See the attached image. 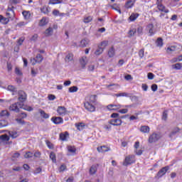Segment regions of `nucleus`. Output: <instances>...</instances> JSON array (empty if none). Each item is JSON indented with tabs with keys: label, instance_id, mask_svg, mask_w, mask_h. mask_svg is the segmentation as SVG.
<instances>
[{
	"label": "nucleus",
	"instance_id": "680f3d73",
	"mask_svg": "<svg viewBox=\"0 0 182 182\" xmlns=\"http://www.w3.org/2000/svg\"><path fill=\"white\" fill-rule=\"evenodd\" d=\"M104 129H106V130H112V124H105L104 125Z\"/></svg>",
	"mask_w": 182,
	"mask_h": 182
},
{
	"label": "nucleus",
	"instance_id": "09e8293b",
	"mask_svg": "<svg viewBox=\"0 0 182 182\" xmlns=\"http://www.w3.org/2000/svg\"><path fill=\"white\" fill-rule=\"evenodd\" d=\"M21 154L18 152L14 153L12 156V160L16 161L18 158H19Z\"/></svg>",
	"mask_w": 182,
	"mask_h": 182
},
{
	"label": "nucleus",
	"instance_id": "a19ab883",
	"mask_svg": "<svg viewBox=\"0 0 182 182\" xmlns=\"http://www.w3.org/2000/svg\"><path fill=\"white\" fill-rule=\"evenodd\" d=\"M138 16H139L138 14H132L130 16L129 19H130V21H136V19H137Z\"/></svg>",
	"mask_w": 182,
	"mask_h": 182
},
{
	"label": "nucleus",
	"instance_id": "052dcab7",
	"mask_svg": "<svg viewBox=\"0 0 182 182\" xmlns=\"http://www.w3.org/2000/svg\"><path fill=\"white\" fill-rule=\"evenodd\" d=\"M127 112H129V109H119L118 113H121L122 114H125V113H127Z\"/></svg>",
	"mask_w": 182,
	"mask_h": 182
},
{
	"label": "nucleus",
	"instance_id": "338daca9",
	"mask_svg": "<svg viewBox=\"0 0 182 182\" xmlns=\"http://www.w3.org/2000/svg\"><path fill=\"white\" fill-rule=\"evenodd\" d=\"M137 33H138V35H142L143 34V28L142 27H139L137 28Z\"/></svg>",
	"mask_w": 182,
	"mask_h": 182
},
{
	"label": "nucleus",
	"instance_id": "9b49d317",
	"mask_svg": "<svg viewBox=\"0 0 182 182\" xmlns=\"http://www.w3.org/2000/svg\"><path fill=\"white\" fill-rule=\"evenodd\" d=\"M69 139V132H65L64 133L60 134V140L63 141H67Z\"/></svg>",
	"mask_w": 182,
	"mask_h": 182
},
{
	"label": "nucleus",
	"instance_id": "e2e57ef3",
	"mask_svg": "<svg viewBox=\"0 0 182 182\" xmlns=\"http://www.w3.org/2000/svg\"><path fill=\"white\" fill-rule=\"evenodd\" d=\"M148 79H149V80H153V79H154V74H153L151 73H148Z\"/></svg>",
	"mask_w": 182,
	"mask_h": 182
},
{
	"label": "nucleus",
	"instance_id": "79ce46f5",
	"mask_svg": "<svg viewBox=\"0 0 182 182\" xmlns=\"http://www.w3.org/2000/svg\"><path fill=\"white\" fill-rule=\"evenodd\" d=\"M7 90H9V92H16V87L14 85H9L7 87Z\"/></svg>",
	"mask_w": 182,
	"mask_h": 182
},
{
	"label": "nucleus",
	"instance_id": "4c0bfd02",
	"mask_svg": "<svg viewBox=\"0 0 182 182\" xmlns=\"http://www.w3.org/2000/svg\"><path fill=\"white\" fill-rule=\"evenodd\" d=\"M50 5H55L56 4H62V0H50L49 3Z\"/></svg>",
	"mask_w": 182,
	"mask_h": 182
},
{
	"label": "nucleus",
	"instance_id": "de8ad7c7",
	"mask_svg": "<svg viewBox=\"0 0 182 182\" xmlns=\"http://www.w3.org/2000/svg\"><path fill=\"white\" fill-rule=\"evenodd\" d=\"M181 129L179 127H176L172 132H171V136L176 135L178 132H180Z\"/></svg>",
	"mask_w": 182,
	"mask_h": 182
},
{
	"label": "nucleus",
	"instance_id": "6e6552de",
	"mask_svg": "<svg viewBox=\"0 0 182 182\" xmlns=\"http://www.w3.org/2000/svg\"><path fill=\"white\" fill-rule=\"evenodd\" d=\"M18 100L19 102H21V103H23L26 102V99L28 97L26 92L22 90H20L18 91Z\"/></svg>",
	"mask_w": 182,
	"mask_h": 182
},
{
	"label": "nucleus",
	"instance_id": "864d4df0",
	"mask_svg": "<svg viewBox=\"0 0 182 182\" xmlns=\"http://www.w3.org/2000/svg\"><path fill=\"white\" fill-rule=\"evenodd\" d=\"M174 46V51L176 53H178V52H180V50H181V46Z\"/></svg>",
	"mask_w": 182,
	"mask_h": 182
},
{
	"label": "nucleus",
	"instance_id": "e433bc0d",
	"mask_svg": "<svg viewBox=\"0 0 182 182\" xmlns=\"http://www.w3.org/2000/svg\"><path fill=\"white\" fill-rule=\"evenodd\" d=\"M50 158L53 163H56V155L54 152L50 154Z\"/></svg>",
	"mask_w": 182,
	"mask_h": 182
},
{
	"label": "nucleus",
	"instance_id": "69168bd1",
	"mask_svg": "<svg viewBox=\"0 0 182 182\" xmlns=\"http://www.w3.org/2000/svg\"><path fill=\"white\" fill-rule=\"evenodd\" d=\"M88 70L89 72H93L95 70V65H90L88 66Z\"/></svg>",
	"mask_w": 182,
	"mask_h": 182
},
{
	"label": "nucleus",
	"instance_id": "ddd939ff",
	"mask_svg": "<svg viewBox=\"0 0 182 182\" xmlns=\"http://www.w3.org/2000/svg\"><path fill=\"white\" fill-rule=\"evenodd\" d=\"M57 112L58 114H66V113H69L65 107L60 106L57 109Z\"/></svg>",
	"mask_w": 182,
	"mask_h": 182
},
{
	"label": "nucleus",
	"instance_id": "bb28decb",
	"mask_svg": "<svg viewBox=\"0 0 182 182\" xmlns=\"http://www.w3.org/2000/svg\"><path fill=\"white\" fill-rule=\"evenodd\" d=\"M73 60V54L68 53L65 57V62H72Z\"/></svg>",
	"mask_w": 182,
	"mask_h": 182
},
{
	"label": "nucleus",
	"instance_id": "a211bd4d",
	"mask_svg": "<svg viewBox=\"0 0 182 182\" xmlns=\"http://www.w3.org/2000/svg\"><path fill=\"white\" fill-rule=\"evenodd\" d=\"M97 172V166H96L95 165H92L90 168V174L91 176H93V175L96 174Z\"/></svg>",
	"mask_w": 182,
	"mask_h": 182
},
{
	"label": "nucleus",
	"instance_id": "2eb2a0df",
	"mask_svg": "<svg viewBox=\"0 0 182 182\" xmlns=\"http://www.w3.org/2000/svg\"><path fill=\"white\" fill-rule=\"evenodd\" d=\"M51 120L53 123H55V124L63 123V119H62L60 117H52Z\"/></svg>",
	"mask_w": 182,
	"mask_h": 182
},
{
	"label": "nucleus",
	"instance_id": "3c124183",
	"mask_svg": "<svg viewBox=\"0 0 182 182\" xmlns=\"http://www.w3.org/2000/svg\"><path fill=\"white\" fill-rule=\"evenodd\" d=\"M107 45H109V41H104L101 43V45L100 46L101 48H106V46H107Z\"/></svg>",
	"mask_w": 182,
	"mask_h": 182
},
{
	"label": "nucleus",
	"instance_id": "20e7f679",
	"mask_svg": "<svg viewBox=\"0 0 182 182\" xmlns=\"http://www.w3.org/2000/svg\"><path fill=\"white\" fill-rule=\"evenodd\" d=\"M136 161V156L134 154H129L125 157L124 162H122V166H132V164H135Z\"/></svg>",
	"mask_w": 182,
	"mask_h": 182
},
{
	"label": "nucleus",
	"instance_id": "2f4dec72",
	"mask_svg": "<svg viewBox=\"0 0 182 182\" xmlns=\"http://www.w3.org/2000/svg\"><path fill=\"white\" fill-rule=\"evenodd\" d=\"M23 16L25 19H29L31 18V12L24 11L22 12Z\"/></svg>",
	"mask_w": 182,
	"mask_h": 182
},
{
	"label": "nucleus",
	"instance_id": "cd10ccee",
	"mask_svg": "<svg viewBox=\"0 0 182 182\" xmlns=\"http://www.w3.org/2000/svg\"><path fill=\"white\" fill-rule=\"evenodd\" d=\"M67 149L69 153L75 154L76 149L74 146H68Z\"/></svg>",
	"mask_w": 182,
	"mask_h": 182
},
{
	"label": "nucleus",
	"instance_id": "bf43d9fd",
	"mask_svg": "<svg viewBox=\"0 0 182 182\" xmlns=\"http://www.w3.org/2000/svg\"><path fill=\"white\" fill-rule=\"evenodd\" d=\"M41 171H42L41 168H40V167L36 168V171H34V172H33V174L34 175L40 174Z\"/></svg>",
	"mask_w": 182,
	"mask_h": 182
},
{
	"label": "nucleus",
	"instance_id": "39448f33",
	"mask_svg": "<svg viewBox=\"0 0 182 182\" xmlns=\"http://www.w3.org/2000/svg\"><path fill=\"white\" fill-rule=\"evenodd\" d=\"M170 170V166H164L163 168H161L159 172L156 173L155 178H162L164 175L166 174V173L168 172V171Z\"/></svg>",
	"mask_w": 182,
	"mask_h": 182
},
{
	"label": "nucleus",
	"instance_id": "f257e3e1",
	"mask_svg": "<svg viewBox=\"0 0 182 182\" xmlns=\"http://www.w3.org/2000/svg\"><path fill=\"white\" fill-rule=\"evenodd\" d=\"M96 95H90L85 97L84 107L88 112H95L96 107H94L93 103H96Z\"/></svg>",
	"mask_w": 182,
	"mask_h": 182
},
{
	"label": "nucleus",
	"instance_id": "0e129e2a",
	"mask_svg": "<svg viewBox=\"0 0 182 182\" xmlns=\"http://www.w3.org/2000/svg\"><path fill=\"white\" fill-rule=\"evenodd\" d=\"M41 12H43V14H48V7L46 6H43V8L41 9Z\"/></svg>",
	"mask_w": 182,
	"mask_h": 182
},
{
	"label": "nucleus",
	"instance_id": "c9c22d12",
	"mask_svg": "<svg viewBox=\"0 0 182 182\" xmlns=\"http://www.w3.org/2000/svg\"><path fill=\"white\" fill-rule=\"evenodd\" d=\"M23 157L26 159L32 158L33 157V153H31V151H27L26 154H24Z\"/></svg>",
	"mask_w": 182,
	"mask_h": 182
},
{
	"label": "nucleus",
	"instance_id": "603ef678",
	"mask_svg": "<svg viewBox=\"0 0 182 182\" xmlns=\"http://www.w3.org/2000/svg\"><path fill=\"white\" fill-rule=\"evenodd\" d=\"M53 14L55 16H63V14H60V13L59 12V11H58V10H54V11H53Z\"/></svg>",
	"mask_w": 182,
	"mask_h": 182
},
{
	"label": "nucleus",
	"instance_id": "a18cd8bd",
	"mask_svg": "<svg viewBox=\"0 0 182 182\" xmlns=\"http://www.w3.org/2000/svg\"><path fill=\"white\" fill-rule=\"evenodd\" d=\"M133 6V1L132 0L127 1L125 4V7L129 9V8H132Z\"/></svg>",
	"mask_w": 182,
	"mask_h": 182
},
{
	"label": "nucleus",
	"instance_id": "f704fd0d",
	"mask_svg": "<svg viewBox=\"0 0 182 182\" xmlns=\"http://www.w3.org/2000/svg\"><path fill=\"white\" fill-rule=\"evenodd\" d=\"M108 55L109 58L114 56V48L112 47L108 51Z\"/></svg>",
	"mask_w": 182,
	"mask_h": 182
},
{
	"label": "nucleus",
	"instance_id": "774afa93",
	"mask_svg": "<svg viewBox=\"0 0 182 182\" xmlns=\"http://www.w3.org/2000/svg\"><path fill=\"white\" fill-rule=\"evenodd\" d=\"M56 99V96L53 95H48V100H55Z\"/></svg>",
	"mask_w": 182,
	"mask_h": 182
},
{
	"label": "nucleus",
	"instance_id": "dca6fc26",
	"mask_svg": "<svg viewBox=\"0 0 182 182\" xmlns=\"http://www.w3.org/2000/svg\"><path fill=\"white\" fill-rule=\"evenodd\" d=\"M75 126L77 128V130L80 132L82 131L85 127V124L83 122L75 123Z\"/></svg>",
	"mask_w": 182,
	"mask_h": 182
},
{
	"label": "nucleus",
	"instance_id": "8fccbe9b",
	"mask_svg": "<svg viewBox=\"0 0 182 182\" xmlns=\"http://www.w3.org/2000/svg\"><path fill=\"white\" fill-rule=\"evenodd\" d=\"M46 145L48 149H54V144L50 142L49 141H46Z\"/></svg>",
	"mask_w": 182,
	"mask_h": 182
},
{
	"label": "nucleus",
	"instance_id": "13d9d810",
	"mask_svg": "<svg viewBox=\"0 0 182 182\" xmlns=\"http://www.w3.org/2000/svg\"><path fill=\"white\" fill-rule=\"evenodd\" d=\"M31 41L32 42H36V41H38V34H34L33 36H32V37L31 38Z\"/></svg>",
	"mask_w": 182,
	"mask_h": 182
},
{
	"label": "nucleus",
	"instance_id": "a878e982",
	"mask_svg": "<svg viewBox=\"0 0 182 182\" xmlns=\"http://www.w3.org/2000/svg\"><path fill=\"white\" fill-rule=\"evenodd\" d=\"M93 21V17L88 16H85L83 19L84 23H89L90 22H92Z\"/></svg>",
	"mask_w": 182,
	"mask_h": 182
},
{
	"label": "nucleus",
	"instance_id": "7ed1b4c3",
	"mask_svg": "<svg viewBox=\"0 0 182 182\" xmlns=\"http://www.w3.org/2000/svg\"><path fill=\"white\" fill-rule=\"evenodd\" d=\"M111 118L112 119L109 120L108 124L114 127H119L122 125V120L120 117H119V114H111Z\"/></svg>",
	"mask_w": 182,
	"mask_h": 182
},
{
	"label": "nucleus",
	"instance_id": "9d476101",
	"mask_svg": "<svg viewBox=\"0 0 182 182\" xmlns=\"http://www.w3.org/2000/svg\"><path fill=\"white\" fill-rule=\"evenodd\" d=\"M87 57L86 56H83L80 59V63L81 65V68H82V69H85V68H86V65H87Z\"/></svg>",
	"mask_w": 182,
	"mask_h": 182
},
{
	"label": "nucleus",
	"instance_id": "f8f14e48",
	"mask_svg": "<svg viewBox=\"0 0 182 182\" xmlns=\"http://www.w3.org/2000/svg\"><path fill=\"white\" fill-rule=\"evenodd\" d=\"M110 150V149L107 146H100L97 148V151L99 153H107Z\"/></svg>",
	"mask_w": 182,
	"mask_h": 182
},
{
	"label": "nucleus",
	"instance_id": "b1692460",
	"mask_svg": "<svg viewBox=\"0 0 182 182\" xmlns=\"http://www.w3.org/2000/svg\"><path fill=\"white\" fill-rule=\"evenodd\" d=\"M89 45V40L88 39H83L80 41V47L81 48H86Z\"/></svg>",
	"mask_w": 182,
	"mask_h": 182
},
{
	"label": "nucleus",
	"instance_id": "72a5a7b5",
	"mask_svg": "<svg viewBox=\"0 0 182 182\" xmlns=\"http://www.w3.org/2000/svg\"><path fill=\"white\" fill-rule=\"evenodd\" d=\"M156 46L161 48V46H163V38H158V39L156 41Z\"/></svg>",
	"mask_w": 182,
	"mask_h": 182
},
{
	"label": "nucleus",
	"instance_id": "473e14b6",
	"mask_svg": "<svg viewBox=\"0 0 182 182\" xmlns=\"http://www.w3.org/2000/svg\"><path fill=\"white\" fill-rule=\"evenodd\" d=\"M45 25H48V21L46 18H43L39 22V26H45Z\"/></svg>",
	"mask_w": 182,
	"mask_h": 182
},
{
	"label": "nucleus",
	"instance_id": "0eeeda50",
	"mask_svg": "<svg viewBox=\"0 0 182 182\" xmlns=\"http://www.w3.org/2000/svg\"><path fill=\"white\" fill-rule=\"evenodd\" d=\"M121 107H122V105H114V104H110L106 107L107 110H109V112H119Z\"/></svg>",
	"mask_w": 182,
	"mask_h": 182
},
{
	"label": "nucleus",
	"instance_id": "6ab92c4d",
	"mask_svg": "<svg viewBox=\"0 0 182 182\" xmlns=\"http://www.w3.org/2000/svg\"><path fill=\"white\" fill-rule=\"evenodd\" d=\"M44 33L46 36H52V35H53V28H52V27H49L46 30Z\"/></svg>",
	"mask_w": 182,
	"mask_h": 182
},
{
	"label": "nucleus",
	"instance_id": "c03bdc74",
	"mask_svg": "<svg viewBox=\"0 0 182 182\" xmlns=\"http://www.w3.org/2000/svg\"><path fill=\"white\" fill-rule=\"evenodd\" d=\"M8 125L7 121L1 120L0 121V128L6 127Z\"/></svg>",
	"mask_w": 182,
	"mask_h": 182
},
{
	"label": "nucleus",
	"instance_id": "412c9836",
	"mask_svg": "<svg viewBox=\"0 0 182 182\" xmlns=\"http://www.w3.org/2000/svg\"><path fill=\"white\" fill-rule=\"evenodd\" d=\"M158 9L161 11V12L168 14V9H166V7L162 4H158Z\"/></svg>",
	"mask_w": 182,
	"mask_h": 182
},
{
	"label": "nucleus",
	"instance_id": "6e6d98bb",
	"mask_svg": "<svg viewBox=\"0 0 182 182\" xmlns=\"http://www.w3.org/2000/svg\"><path fill=\"white\" fill-rule=\"evenodd\" d=\"M9 22V18H4L3 16H2V19H1V23H4V24H6Z\"/></svg>",
	"mask_w": 182,
	"mask_h": 182
},
{
	"label": "nucleus",
	"instance_id": "c85d7f7f",
	"mask_svg": "<svg viewBox=\"0 0 182 182\" xmlns=\"http://www.w3.org/2000/svg\"><path fill=\"white\" fill-rule=\"evenodd\" d=\"M0 139L4 141H9L10 136L7 134H2L1 136H0Z\"/></svg>",
	"mask_w": 182,
	"mask_h": 182
},
{
	"label": "nucleus",
	"instance_id": "ea45409f",
	"mask_svg": "<svg viewBox=\"0 0 182 182\" xmlns=\"http://www.w3.org/2000/svg\"><path fill=\"white\" fill-rule=\"evenodd\" d=\"M136 28H132L131 30H129V38H132V36H133L134 35L136 34Z\"/></svg>",
	"mask_w": 182,
	"mask_h": 182
},
{
	"label": "nucleus",
	"instance_id": "f3484780",
	"mask_svg": "<svg viewBox=\"0 0 182 182\" xmlns=\"http://www.w3.org/2000/svg\"><path fill=\"white\" fill-rule=\"evenodd\" d=\"M146 29L151 36L154 34V25L151 23L149 24L146 27Z\"/></svg>",
	"mask_w": 182,
	"mask_h": 182
},
{
	"label": "nucleus",
	"instance_id": "4be33fe9",
	"mask_svg": "<svg viewBox=\"0 0 182 182\" xmlns=\"http://www.w3.org/2000/svg\"><path fill=\"white\" fill-rule=\"evenodd\" d=\"M27 115L24 114L21 118H17L16 119V122L19 124H25V121L23 120L25 118H26Z\"/></svg>",
	"mask_w": 182,
	"mask_h": 182
},
{
	"label": "nucleus",
	"instance_id": "393cba45",
	"mask_svg": "<svg viewBox=\"0 0 182 182\" xmlns=\"http://www.w3.org/2000/svg\"><path fill=\"white\" fill-rule=\"evenodd\" d=\"M66 170H68V166L65 164H61L60 168H58V172L60 173H63Z\"/></svg>",
	"mask_w": 182,
	"mask_h": 182
},
{
	"label": "nucleus",
	"instance_id": "aec40b11",
	"mask_svg": "<svg viewBox=\"0 0 182 182\" xmlns=\"http://www.w3.org/2000/svg\"><path fill=\"white\" fill-rule=\"evenodd\" d=\"M150 131V129L149 127V126H141V128H140V132H143L144 134H148Z\"/></svg>",
	"mask_w": 182,
	"mask_h": 182
},
{
	"label": "nucleus",
	"instance_id": "f03ea898",
	"mask_svg": "<svg viewBox=\"0 0 182 182\" xmlns=\"http://www.w3.org/2000/svg\"><path fill=\"white\" fill-rule=\"evenodd\" d=\"M19 109H23V110H27V112H32V110H33L32 107H26L21 102H16L9 107V110H11V112H15V113H19Z\"/></svg>",
	"mask_w": 182,
	"mask_h": 182
},
{
	"label": "nucleus",
	"instance_id": "4d7b16f0",
	"mask_svg": "<svg viewBox=\"0 0 182 182\" xmlns=\"http://www.w3.org/2000/svg\"><path fill=\"white\" fill-rule=\"evenodd\" d=\"M15 73L18 76H22V72L18 68V67L15 68Z\"/></svg>",
	"mask_w": 182,
	"mask_h": 182
},
{
	"label": "nucleus",
	"instance_id": "5701e85b",
	"mask_svg": "<svg viewBox=\"0 0 182 182\" xmlns=\"http://www.w3.org/2000/svg\"><path fill=\"white\" fill-rule=\"evenodd\" d=\"M103 50H105V48H102L99 46L98 48L95 52V55L99 56V55H102V53H103Z\"/></svg>",
	"mask_w": 182,
	"mask_h": 182
},
{
	"label": "nucleus",
	"instance_id": "5fc2aeb1",
	"mask_svg": "<svg viewBox=\"0 0 182 182\" xmlns=\"http://www.w3.org/2000/svg\"><path fill=\"white\" fill-rule=\"evenodd\" d=\"M139 58H141V59H142V58H144V49H141L139 51Z\"/></svg>",
	"mask_w": 182,
	"mask_h": 182
},
{
	"label": "nucleus",
	"instance_id": "423d86ee",
	"mask_svg": "<svg viewBox=\"0 0 182 182\" xmlns=\"http://www.w3.org/2000/svg\"><path fill=\"white\" fill-rule=\"evenodd\" d=\"M161 138V134L154 133L150 135L149 138V143L150 144L156 143L158 140H160Z\"/></svg>",
	"mask_w": 182,
	"mask_h": 182
},
{
	"label": "nucleus",
	"instance_id": "7c9ffc66",
	"mask_svg": "<svg viewBox=\"0 0 182 182\" xmlns=\"http://www.w3.org/2000/svg\"><path fill=\"white\" fill-rule=\"evenodd\" d=\"M119 86L118 85L116 84H110V85H107L106 87L107 89H109V90H114V89H116V87Z\"/></svg>",
	"mask_w": 182,
	"mask_h": 182
},
{
	"label": "nucleus",
	"instance_id": "58836bf2",
	"mask_svg": "<svg viewBox=\"0 0 182 182\" xmlns=\"http://www.w3.org/2000/svg\"><path fill=\"white\" fill-rule=\"evenodd\" d=\"M114 96H116V97H124L129 96V94H127V92H121L119 94H114Z\"/></svg>",
	"mask_w": 182,
	"mask_h": 182
},
{
	"label": "nucleus",
	"instance_id": "49530a36",
	"mask_svg": "<svg viewBox=\"0 0 182 182\" xmlns=\"http://www.w3.org/2000/svg\"><path fill=\"white\" fill-rule=\"evenodd\" d=\"M77 90H78L77 87H76V86H73V87H70L69 88V92H70V93H74V92H76Z\"/></svg>",
	"mask_w": 182,
	"mask_h": 182
},
{
	"label": "nucleus",
	"instance_id": "1a4fd4ad",
	"mask_svg": "<svg viewBox=\"0 0 182 182\" xmlns=\"http://www.w3.org/2000/svg\"><path fill=\"white\" fill-rule=\"evenodd\" d=\"M42 60H43V56L41 54H37L35 58L31 59L33 65H36V63H41Z\"/></svg>",
	"mask_w": 182,
	"mask_h": 182
},
{
	"label": "nucleus",
	"instance_id": "c756f323",
	"mask_svg": "<svg viewBox=\"0 0 182 182\" xmlns=\"http://www.w3.org/2000/svg\"><path fill=\"white\" fill-rule=\"evenodd\" d=\"M182 68V63H178L175 65H172V69H176V70H180Z\"/></svg>",
	"mask_w": 182,
	"mask_h": 182
},
{
	"label": "nucleus",
	"instance_id": "4468645a",
	"mask_svg": "<svg viewBox=\"0 0 182 182\" xmlns=\"http://www.w3.org/2000/svg\"><path fill=\"white\" fill-rule=\"evenodd\" d=\"M9 136L11 137L12 139H16L19 134L16 131H8Z\"/></svg>",
	"mask_w": 182,
	"mask_h": 182
},
{
	"label": "nucleus",
	"instance_id": "37998d69",
	"mask_svg": "<svg viewBox=\"0 0 182 182\" xmlns=\"http://www.w3.org/2000/svg\"><path fill=\"white\" fill-rule=\"evenodd\" d=\"M166 52H167V53H172L173 52H175L174 46H171L168 47L166 49Z\"/></svg>",
	"mask_w": 182,
	"mask_h": 182
}]
</instances>
